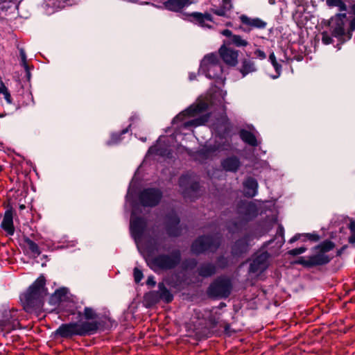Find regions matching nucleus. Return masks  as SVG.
<instances>
[{"label": "nucleus", "instance_id": "nucleus-1", "mask_svg": "<svg viewBox=\"0 0 355 355\" xmlns=\"http://www.w3.org/2000/svg\"><path fill=\"white\" fill-rule=\"evenodd\" d=\"M79 316H83L85 320H79L62 324L55 331V334L62 338H71L74 336H85L95 334L99 328L100 322L96 310L92 307H85L83 312H78Z\"/></svg>", "mask_w": 355, "mask_h": 355}, {"label": "nucleus", "instance_id": "nucleus-2", "mask_svg": "<svg viewBox=\"0 0 355 355\" xmlns=\"http://www.w3.org/2000/svg\"><path fill=\"white\" fill-rule=\"evenodd\" d=\"M226 95V91L218 89L212 94L210 99L199 98L196 103L191 105L182 113H179V119L180 117L185 116H188L189 118V120L181 123V126H184L185 128L196 127L207 122L208 119L210 116L209 115L205 114V112L208 107L209 103H218L220 105L224 107L223 104L225 103V97Z\"/></svg>", "mask_w": 355, "mask_h": 355}, {"label": "nucleus", "instance_id": "nucleus-3", "mask_svg": "<svg viewBox=\"0 0 355 355\" xmlns=\"http://www.w3.org/2000/svg\"><path fill=\"white\" fill-rule=\"evenodd\" d=\"M44 286L45 278L41 276L21 295V301L26 312L31 313L42 306L43 299L46 295Z\"/></svg>", "mask_w": 355, "mask_h": 355}, {"label": "nucleus", "instance_id": "nucleus-4", "mask_svg": "<svg viewBox=\"0 0 355 355\" xmlns=\"http://www.w3.org/2000/svg\"><path fill=\"white\" fill-rule=\"evenodd\" d=\"M200 71L207 78L223 80V68L217 54L209 53L201 61Z\"/></svg>", "mask_w": 355, "mask_h": 355}, {"label": "nucleus", "instance_id": "nucleus-5", "mask_svg": "<svg viewBox=\"0 0 355 355\" xmlns=\"http://www.w3.org/2000/svg\"><path fill=\"white\" fill-rule=\"evenodd\" d=\"M178 286V274L175 273L164 278L158 284L159 297L165 303H170L173 300Z\"/></svg>", "mask_w": 355, "mask_h": 355}, {"label": "nucleus", "instance_id": "nucleus-6", "mask_svg": "<svg viewBox=\"0 0 355 355\" xmlns=\"http://www.w3.org/2000/svg\"><path fill=\"white\" fill-rule=\"evenodd\" d=\"M148 264L153 269L155 268L164 270L173 269L178 265V251L173 250L168 254H159L149 261Z\"/></svg>", "mask_w": 355, "mask_h": 355}, {"label": "nucleus", "instance_id": "nucleus-7", "mask_svg": "<svg viewBox=\"0 0 355 355\" xmlns=\"http://www.w3.org/2000/svg\"><path fill=\"white\" fill-rule=\"evenodd\" d=\"M219 245L217 238L202 236L196 239L192 245V251L195 253H201L207 250L214 251Z\"/></svg>", "mask_w": 355, "mask_h": 355}, {"label": "nucleus", "instance_id": "nucleus-8", "mask_svg": "<svg viewBox=\"0 0 355 355\" xmlns=\"http://www.w3.org/2000/svg\"><path fill=\"white\" fill-rule=\"evenodd\" d=\"M348 24L346 14H338L332 17L329 21V26L333 35L340 38L345 35V26Z\"/></svg>", "mask_w": 355, "mask_h": 355}, {"label": "nucleus", "instance_id": "nucleus-9", "mask_svg": "<svg viewBox=\"0 0 355 355\" xmlns=\"http://www.w3.org/2000/svg\"><path fill=\"white\" fill-rule=\"evenodd\" d=\"M162 193L155 189H146L139 195V201L143 206L155 207L160 201Z\"/></svg>", "mask_w": 355, "mask_h": 355}, {"label": "nucleus", "instance_id": "nucleus-10", "mask_svg": "<svg viewBox=\"0 0 355 355\" xmlns=\"http://www.w3.org/2000/svg\"><path fill=\"white\" fill-rule=\"evenodd\" d=\"M230 283L227 279H218L209 288V294L213 297H225L230 293Z\"/></svg>", "mask_w": 355, "mask_h": 355}, {"label": "nucleus", "instance_id": "nucleus-11", "mask_svg": "<svg viewBox=\"0 0 355 355\" xmlns=\"http://www.w3.org/2000/svg\"><path fill=\"white\" fill-rule=\"evenodd\" d=\"M225 42L220 47L218 53L223 62L227 65L234 67L238 64L239 51L227 46Z\"/></svg>", "mask_w": 355, "mask_h": 355}, {"label": "nucleus", "instance_id": "nucleus-12", "mask_svg": "<svg viewBox=\"0 0 355 355\" xmlns=\"http://www.w3.org/2000/svg\"><path fill=\"white\" fill-rule=\"evenodd\" d=\"M330 258L327 255L313 254L308 257H301L296 261V263L304 266H312L315 265H321L328 263Z\"/></svg>", "mask_w": 355, "mask_h": 355}, {"label": "nucleus", "instance_id": "nucleus-13", "mask_svg": "<svg viewBox=\"0 0 355 355\" xmlns=\"http://www.w3.org/2000/svg\"><path fill=\"white\" fill-rule=\"evenodd\" d=\"M164 226L167 234L176 236L178 233V217L175 210L168 211L165 217Z\"/></svg>", "mask_w": 355, "mask_h": 355}, {"label": "nucleus", "instance_id": "nucleus-14", "mask_svg": "<svg viewBox=\"0 0 355 355\" xmlns=\"http://www.w3.org/2000/svg\"><path fill=\"white\" fill-rule=\"evenodd\" d=\"M268 254L261 252L257 254L250 263V270L252 272H261L268 267Z\"/></svg>", "mask_w": 355, "mask_h": 355}, {"label": "nucleus", "instance_id": "nucleus-15", "mask_svg": "<svg viewBox=\"0 0 355 355\" xmlns=\"http://www.w3.org/2000/svg\"><path fill=\"white\" fill-rule=\"evenodd\" d=\"M241 23L248 27V29L243 28V31L248 32L253 28H264L266 26V23L259 18H251L245 15H241L239 17Z\"/></svg>", "mask_w": 355, "mask_h": 355}, {"label": "nucleus", "instance_id": "nucleus-16", "mask_svg": "<svg viewBox=\"0 0 355 355\" xmlns=\"http://www.w3.org/2000/svg\"><path fill=\"white\" fill-rule=\"evenodd\" d=\"M146 227V221L144 218L137 217L131 220L130 229L132 234L135 239L141 236Z\"/></svg>", "mask_w": 355, "mask_h": 355}, {"label": "nucleus", "instance_id": "nucleus-17", "mask_svg": "<svg viewBox=\"0 0 355 355\" xmlns=\"http://www.w3.org/2000/svg\"><path fill=\"white\" fill-rule=\"evenodd\" d=\"M1 227L9 234L12 235L15 232L13 225V214L11 209H8L4 214Z\"/></svg>", "mask_w": 355, "mask_h": 355}, {"label": "nucleus", "instance_id": "nucleus-18", "mask_svg": "<svg viewBox=\"0 0 355 355\" xmlns=\"http://www.w3.org/2000/svg\"><path fill=\"white\" fill-rule=\"evenodd\" d=\"M258 183L252 178L246 179L243 182V190L245 196L248 197H253L257 193Z\"/></svg>", "mask_w": 355, "mask_h": 355}, {"label": "nucleus", "instance_id": "nucleus-19", "mask_svg": "<svg viewBox=\"0 0 355 355\" xmlns=\"http://www.w3.org/2000/svg\"><path fill=\"white\" fill-rule=\"evenodd\" d=\"M191 15L200 26L207 28L211 27V24L213 23V19L210 14L194 12Z\"/></svg>", "mask_w": 355, "mask_h": 355}, {"label": "nucleus", "instance_id": "nucleus-20", "mask_svg": "<svg viewBox=\"0 0 355 355\" xmlns=\"http://www.w3.org/2000/svg\"><path fill=\"white\" fill-rule=\"evenodd\" d=\"M160 301L159 297V292L153 291L146 293L144 296V302L145 306L150 308Z\"/></svg>", "mask_w": 355, "mask_h": 355}, {"label": "nucleus", "instance_id": "nucleus-21", "mask_svg": "<svg viewBox=\"0 0 355 355\" xmlns=\"http://www.w3.org/2000/svg\"><path fill=\"white\" fill-rule=\"evenodd\" d=\"M257 68L253 61L250 60L244 59L242 61L241 68L239 69L243 77H245L248 74L256 71Z\"/></svg>", "mask_w": 355, "mask_h": 355}, {"label": "nucleus", "instance_id": "nucleus-22", "mask_svg": "<svg viewBox=\"0 0 355 355\" xmlns=\"http://www.w3.org/2000/svg\"><path fill=\"white\" fill-rule=\"evenodd\" d=\"M223 167L226 171H236L240 166V162L236 157H229L223 161Z\"/></svg>", "mask_w": 355, "mask_h": 355}, {"label": "nucleus", "instance_id": "nucleus-23", "mask_svg": "<svg viewBox=\"0 0 355 355\" xmlns=\"http://www.w3.org/2000/svg\"><path fill=\"white\" fill-rule=\"evenodd\" d=\"M334 248V244L331 241H326L322 244L314 248L313 251L315 253V254L326 255L325 253L331 250Z\"/></svg>", "mask_w": 355, "mask_h": 355}, {"label": "nucleus", "instance_id": "nucleus-24", "mask_svg": "<svg viewBox=\"0 0 355 355\" xmlns=\"http://www.w3.org/2000/svg\"><path fill=\"white\" fill-rule=\"evenodd\" d=\"M227 45L233 44L237 47H245L248 45V42L239 35H234L231 40L225 41Z\"/></svg>", "mask_w": 355, "mask_h": 355}, {"label": "nucleus", "instance_id": "nucleus-25", "mask_svg": "<svg viewBox=\"0 0 355 355\" xmlns=\"http://www.w3.org/2000/svg\"><path fill=\"white\" fill-rule=\"evenodd\" d=\"M240 136L242 140L244 141L245 143L253 146H257L258 143L257 141V139L251 132L247 130H241L240 132Z\"/></svg>", "mask_w": 355, "mask_h": 355}, {"label": "nucleus", "instance_id": "nucleus-26", "mask_svg": "<svg viewBox=\"0 0 355 355\" xmlns=\"http://www.w3.org/2000/svg\"><path fill=\"white\" fill-rule=\"evenodd\" d=\"M215 270H216V268L214 265L210 264V263H207V264L202 265L200 267V268L199 270V274L203 277H208V276H210L212 274H214L215 272Z\"/></svg>", "mask_w": 355, "mask_h": 355}, {"label": "nucleus", "instance_id": "nucleus-27", "mask_svg": "<svg viewBox=\"0 0 355 355\" xmlns=\"http://www.w3.org/2000/svg\"><path fill=\"white\" fill-rule=\"evenodd\" d=\"M269 60L270 61L271 64L274 67L275 71L277 73V75L275 76H272V78H277L280 75L281 65L277 63L274 53H272L270 54Z\"/></svg>", "mask_w": 355, "mask_h": 355}, {"label": "nucleus", "instance_id": "nucleus-28", "mask_svg": "<svg viewBox=\"0 0 355 355\" xmlns=\"http://www.w3.org/2000/svg\"><path fill=\"white\" fill-rule=\"evenodd\" d=\"M24 241L26 243L29 250L35 254L39 255L40 254V251L39 250L38 245L32 240L28 238H25Z\"/></svg>", "mask_w": 355, "mask_h": 355}, {"label": "nucleus", "instance_id": "nucleus-29", "mask_svg": "<svg viewBox=\"0 0 355 355\" xmlns=\"http://www.w3.org/2000/svg\"><path fill=\"white\" fill-rule=\"evenodd\" d=\"M327 3L329 6L338 7L340 11L346 10V6L342 0H327Z\"/></svg>", "mask_w": 355, "mask_h": 355}, {"label": "nucleus", "instance_id": "nucleus-30", "mask_svg": "<svg viewBox=\"0 0 355 355\" xmlns=\"http://www.w3.org/2000/svg\"><path fill=\"white\" fill-rule=\"evenodd\" d=\"M227 119L226 116H222L220 119H218L217 123L215 125L214 128L216 130H225L227 128Z\"/></svg>", "mask_w": 355, "mask_h": 355}, {"label": "nucleus", "instance_id": "nucleus-31", "mask_svg": "<svg viewBox=\"0 0 355 355\" xmlns=\"http://www.w3.org/2000/svg\"><path fill=\"white\" fill-rule=\"evenodd\" d=\"M164 7L171 11H178V0H168L164 3Z\"/></svg>", "mask_w": 355, "mask_h": 355}, {"label": "nucleus", "instance_id": "nucleus-32", "mask_svg": "<svg viewBox=\"0 0 355 355\" xmlns=\"http://www.w3.org/2000/svg\"><path fill=\"white\" fill-rule=\"evenodd\" d=\"M293 3H294L297 6L296 13L300 12L302 13L305 11L304 4L306 3V0H291Z\"/></svg>", "mask_w": 355, "mask_h": 355}, {"label": "nucleus", "instance_id": "nucleus-33", "mask_svg": "<svg viewBox=\"0 0 355 355\" xmlns=\"http://www.w3.org/2000/svg\"><path fill=\"white\" fill-rule=\"evenodd\" d=\"M349 229L350 230V236L349 237V242L350 243H355V220H350L349 224Z\"/></svg>", "mask_w": 355, "mask_h": 355}, {"label": "nucleus", "instance_id": "nucleus-34", "mask_svg": "<svg viewBox=\"0 0 355 355\" xmlns=\"http://www.w3.org/2000/svg\"><path fill=\"white\" fill-rule=\"evenodd\" d=\"M12 329V327L11 326V323L10 320H0V332H2L3 331H9L10 329Z\"/></svg>", "mask_w": 355, "mask_h": 355}, {"label": "nucleus", "instance_id": "nucleus-35", "mask_svg": "<svg viewBox=\"0 0 355 355\" xmlns=\"http://www.w3.org/2000/svg\"><path fill=\"white\" fill-rule=\"evenodd\" d=\"M232 6L230 5L229 8H226L225 6H222L218 9H211V12L218 16H225L227 11L230 10L232 8Z\"/></svg>", "mask_w": 355, "mask_h": 355}, {"label": "nucleus", "instance_id": "nucleus-36", "mask_svg": "<svg viewBox=\"0 0 355 355\" xmlns=\"http://www.w3.org/2000/svg\"><path fill=\"white\" fill-rule=\"evenodd\" d=\"M20 55H21V62H22V65L24 67L26 72H27V76L28 78H29L30 77V72L28 71V66L26 63V54H25V52L24 51V49H21L20 50Z\"/></svg>", "mask_w": 355, "mask_h": 355}, {"label": "nucleus", "instance_id": "nucleus-37", "mask_svg": "<svg viewBox=\"0 0 355 355\" xmlns=\"http://www.w3.org/2000/svg\"><path fill=\"white\" fill-rule=\"evenodd\" d=\"M302 241H306V239L311 240L313 241H317L319 240V236L316 234H302Z\"/></svg>", "mask_w": 355, "mask_h": 355}, {"label": "nucleus", "instance_id": "nucleus-38", "mask_svg": "<svg viewBox=\"0 0 355 355\" xmlns=\"http://www.w3.org/2000/svg\"><path fill=\"white\" fill-rule=\"evenodd\" d=\"M306 250V248L305 247H300L298 248H295L293 250H291L288 251V254L293 256H296L298 254H301L304 252H305Z\"/></svg>", "mask_w": 355, "mask_h": 355}, {"label": "nucleus", "instance_id": "nucleus-39", "mask_svg": "<svg viewBox=\"0 0 355 355\" xmlns=\"http://www.w3.org/2000/svg\"><path fill=\"white\" fill-rule=\"evenodd\" d=\"M133 274L135 282L139 283L143 278V273L141 270L137 268H135Z\"/></svg>", "mask_w": 355, "mask_h": 355}, {"label": "nucleus", "instance_id": "nucleus-40", "mask_svg": "<svg viewBox=\"0 0 355 355\" xmlns=\"http://www.w3.org/2000/svg\"><path fill=\"white\" fill-rule=\"evenodd\" d=\"M322 42L324 44H329L332 42L331 37L329 35L327 32H322Z\"/></svg>", "mask_w": 355, "mask_h": 355}, {"label": "nucleus", "instance_id": "nucleus-41", "mask_svg": "<svg viewBox=\"0 0 355 355\" xmlns=\"http://www.w3.org/2000/svg\"><path fill=\"white\" fill-rule=\"evenodd\" d=\"M254 55L260 60H264L266 58V54L260 49H257L254 51Z\"/></svg>", "mask_w": 355, "mask_h": 355}, {"label": "nucleus", "instance_id": "nucleus-42", "mask_svg": "<svg viewBox=\"0 0 355 355\" xmlns=\"http://www.w3.org/2000/svg\"><path fill=\"white\" fill-rule=\"evenodd\" d=\"M59 297H56V295H54L53 293L50 297V303L53 305L59 304V302H60Z\"/></svg>", "mask_w": 355, "mask_h": 355}, {"label": "nucleus", "instance_id": "nucleus-43", "mask_svg": "<svg viewBox=\"0 0 355 355\" xmlns=\"http://www.w3.org/2000/svg\"><path fill=\"white\" fill-rule=\"evenodd\" d=\"M221 34L229 37V40H232V37L234 35V34L232 33V32L230 31V30H228V29H225V30H223L222 32H221Z\"/></svg>", "mask_w": 355, "mask_h": 355}, {"label": "nucleus", "instance_id": "nucleus-44", "mask_svg": "<svg viewBox=\"0 0 355 355\" xmlns=\"http://www.w3.org/2000/svg\"><path fill=\"white\" fill-rule=\"evenodd\" d=\"M3 98L6 99V101L8 103H11V96L10 93L8 92V89H4V92L2 93Z\"/></svg>", "mask_w": 355, "mask_h": 355}, {"label": "nucleus", "instance_id": "nucleus-45", "mask_svg": "<svg viewBox=\"0 0 355 355\" xmlns=\"http://www.w3.org/2000/svg\"><path fill=\"white\" fill-rule=\"evenodd\" d=\"M148 153L149 154L162 155V153H159V149L156 146L150 148V149L148 150Z\"/></svg>", "mask_w": 355, "mask_h": 355}, {"label": "nucleus", "instance_id": "nucleus-46", "mask_svg": "<svg viewBox=\"0 0 355 355\" xmlns=\"http://www.w3.org/2000/svg\"><path fill=\"white\" fill-rule=\"evenodd\" d=\"M147 285H149L150 286H155L156 284L155 281L154 280V277L153 276H150L148 277V279L146 281Z\"/></svg>", "mask_w": 355, "mask_h": 355}, {"label": "nucleus", "instance_id": "nucleus-47", "mask_svg": "<svg viewBox=\"0 0 355 355\" xmlns=\"http://www.w3.org/2000/svg\"><path fill=\"white\" fill-rule=\"evenodd\" d=\"M54 295H56V297H59V300L60 301H61L62 300V297L64 296L65 295V292L64 290H57L55 293H54Z\"/></svg>", "mask_w": 355, "mask_h": 355}, {"label": "nucleus", "instance_id": "nucleus-48", "mask_svg": "<svg viewBox=\"0 0 355 355\" xmlns=\"http://www.w3.org/2000/svg\"><path fill=\"white\" fill-rule=\"evenodd\" d=\"M191 3L190 0H179V9L181 7H184L185 6L189 5Z\"/></svg>", "mask_w": 355, "mask_h": 355}, {"label": "nucleus", "instance_id": "nucleus-49", "mask_svg": "<svg viewBox=\"0 0 355 355\" xmlns=\"http://www.w3.org/2000/svg\"><path fill=\"white\" fill-rule=\"evenodd\" d=\"M299 239H302V234H296V235H295L293 238L291 239L290 243H294V242H295L296 241H297Z\"/></svg>", "mask_w": 355, "mask_h": 355}, {"label": "nucleus", "instance_id": "nucleus-50", "mask_svg": "<svg viewBox=\"0 0 355 355\" xmlns=\"http://www.w3.org/2000/svg\"><path fill=\"white\" fill-rule=\"evenodd\" d=\"M4 89H7L3 82L0 81V94L4 92Z\"/></svg>", "mask_w": 355, "mask_h": 355}, {"label": "nucleus", "instance_id": "nucleus-51", "mask_svg": "<svg viewBox=\"0 0 355 355\" xmlns=\"http://www.w3.org/2000/svg\"><path fill=\"white\" fill-rule=\"evenodd\" d=\"M223 6H225L226 8H229V6L232 5L230 3V0H223Z\"/></svg>", "mask_w": 355, "mask_h": 355}, {"label": "nucleus", "instance_id": "nucleus-52", "mask_svg": "<svg viewBox=\"0 0 355 355\" xmlns=\"http://www.w3.org/2000/svg\"><path fill=\"white\" fill-rule=\"evenodd\" d=\"M245 206L248 211H250L252 208L250 205H245Z\"/></svg>", "mask_w": 355, "mask_h": 355}, {"label": "nucleus", "instance_id": "nucleus-53", "mask_svg": "<svg viewBox=\"0 0 355 355\" xmlns=\"http://www.w3.org/2000/svg\"><path fill=\"white\" fill-rule=\"evenodd\" d=\"M268 1H269V3L272 4V5L275 4V0H269Z\"/></svg>", "mask_w": 355, "mask_h": 355}, {"label": "nucleus", "instance_id": "nucleus-54", "mask_svg": "<svg viewBox=\"0 0 355 355\" xmlns=\"http://www.w3.org/2000/svg\"><path fill=\"white\" fill-rule=\"evenodd\" d=\"M351 37V33L349 32L347 33V40L349 39Z\"/></svg>", "mask_w": 355, "mask_h": 355}, {"label": "nucleus", "instance_id": "nucleus-55", "mask_svg": "<svg viewBox=\"0 0 355 355\" xmlns=\"http://www.w3.org/2000/svg\"><path fill=\"white\" fill-rule=\"evenodd\" d=\"M196 186H195V185H192V186L191 187V189H192V191H194V190H195V189H196Z\"/></svg>", "mask_w": 355, "mask_h": 355}, {"label": "nucleus", "instance_id": "nucleus-56", "mask_svg": "<svg viewBox=\"0 0 355 355\" xmlns=\"http://www.w3.org/2000/svg\"><path fill=\"white\" fill-rule=\"evenodd\" d=\"M182 181H183V179H182V178H181V180H179V182H178L179 185L180 184V183H181Z\"/></svg>", "mask_w": 355, "mask_h": 355}, {"label": "nucleus", "instance_id": "nucleus-57", "mask_svg": "<svg viewBox=\"0 0 355 355\" xmlns=\"http://www.w3.org/2000/svg\"><path fill=\"white\" fill-rule=\"evenodd\" d=\"M3 116H4V114H0V118H1V117H3Z\"/></svg>", "mask_w": 355, "mask_h": 355}, {"label": "nucleus", "instance_id": "nucleus-58", "mask_svg": "<svg viewBox=\"0 0 355 355\" xmlns=\"http://www.w3.org/2000/svg\"><path fill=\"white\" fill-rule=\"evenodd\" d=\"M245 219H250V216H245Z\"/></svg>", "mask_w": 355, "mask_h": 355}, {"label": "nucleus", "instance_id": "nucleus-59", "mask_svg": "<svg viewBox=\"0 0 355 355\" xmlns=\"http://www.w3.org/2000/svg\"><path fill=\"white\" fill-rule=\"evenodd\" d=\"M279 229H280V232H282L283 231L282 227H279Z\"/></svg>", "mask_w": 355, "mask_h": 355}, {"label": "nucleus", "instance_id": "nucleus-60", "mask_svg": "<svg viewBox=\"0 0 355 355\" xmlns=\"http://www.w3.org/2000/svg\"><path fill=\"white\" fill-rule=\"evenodd\" d=\"M20 208H21V209L24 208V205H21V206L20 207Z\"/></svg>", "mask_w": 355, "mask_h": 355}, {"label": "nucleus", "instance_id": "nucleus-61", "mask_svg": "<svg viewBox=\"0 0 355 355\" xmlns=\"http://www.w3.org/2000/svg\"><path fill=\"white\" fill-rule=\"evenodd\" d=\"M6 0H0V3L5 1Z\"/></svg>", "mask_w": 355, "mask_h": 355}]
</instances>
